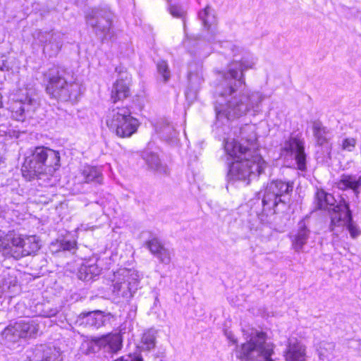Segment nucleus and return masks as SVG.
<instances>
[{
  "label": "nucleus",
  "instance_id": "obj_1",
  "mask_svg": "<svg viewBox=\"0 0 361 361\" xmlns=\"http://www.w3.org/2000/svg\"><path fill=\"white\" fill-rule=\"evenodd\" d=\"M255 61L244 58L233 61L227 71L222 72L221 81L217 93L224 99V102H217L215 111L219 119L232 120L246 115L258 106L263 100L261 92L244 90L246 86L245 72L253 68Z\"/></svg>",
  "mask_w": 361,
  "mask_h": 361
},
{
  "label": "nucleus",
  "instance_id": "obj_2",
  "mask_svg": "<svg viewBox=\"0 0 361 361\" xmlns=\"http://www.w3.org/2000/svg\"><path fill=\"white\" fill-rule=\"evenodd\" d=\"M235 137L228 138L224 143L226 153L237 160L233 162L228 172L229 180H239L249 184L263 174L268 163L259 154L255 128L245 125L235 132Z\"/></svg>",
  "mask_w": 361,
  "mask_h": 361
},
{
  "label": "nucleus",
  "instance_id": "obj_3",
  "mask_svg": "<svg viewBox=\"0 0 361 361\" xmlns=\"http://www.w3.org/2000/svg\"><path fill=\"white\" fill-rule=\"evenodd\" d=\"M60 166L59 151L44 146L35 147L22 166L23 176L31 180L35 178L52 176Z\"/></svg>",
  "mask_w": 361,
  "mask_h": 361
},
{
  "label": "nucleus",
  "instance_id": "obj_4",
  "mask_svg": "<svg viewBox=\"0 0 361 361\" xmlns=\"http://www.w3.org/2000/svg\"><path fill=\"white\" fill-rule=\"evenodd\" d=\"M246 342L235 348L236 357L242 361H274V346L267 342V334L255 329H243Z\"/></svg>",
  "mask_w": 361,
  "mask_h": 361
},
{
  "label": "nucleus",
  "instance_id": "obj_5",
  "mask_svg": "<svg viewBox=\"0 0 361 361\" xmlns=\"http://www.w3.org/2000/svg\"><path fill=\"white\" fill-rule=\"evenodd\" d=\"M63 74L58 67L51 68L44 73V79L47 82V93L58 100L75 102L80 95L81 86L78 82L68 83Z\"/></svg>",
  "mask_w": 361,
  "mask_h": 361
},
{
  "label": "nucleus",
  "instance_id": "obj_6",
  "mask_svg": "<svg viewBox=\"0 0 361 361\" xmlns=\"http://www.w3.org/2000/svg\"><path fill=\"white\" fill-rule=\"evenodd\" d=\"M293 189V183L281 180H273L267 184L262 200L263 209L262 213L258 214L262 222H267V216L276 213V207L279 203L286 204L287 196L292 192Z\"/></svg>",
  "mask_w": 361,
  "mask_h": 361
},
{
  "label": "nucleus",
  "instance_id": "obj_7",
  "mask_svg": "<svg viewBox=\"0 0 361 361\" xmlns=\"http://www.w3.org/2000/svg\"><path fill=\"white\" fill-rule=\"evenodd\" d=\"M106 123L111 130L120 137H129L139 126L138 121L131 116L126 106H112L106 114Z\"/></svg>",
  "mask_w": 361,
  "mask_h": 361
},
{
  "label": "nucleus",
  "instance_id": "obj_8",
  "mask_svg": "<svg viewBox=\"0 0 361 361\" xmlns=\"http://www.w3.org/2000/svg\"><path fill=\"white\" fill-rule=\"evenodd\" d=\"M140 274L131 269H119L113 274L112 293L117 298L128 300L137 291L140 283Z\"/></svg>",
  "mask_w": 361,
  "mask_h": 361
},
{
  "label": "nucleus",
  "instance_id": "obj_9",
  "mask_svg": "<svg viewBox=\"0 0 361 361\" xmlns=\"http://www.w3.org/2000/svg\"><path fill=\"white\" fill-rule=\"evenodd\" d=\"M39 106V95L34 87H26L20 91L16 100L11 104V116L16 121H23L30 118Z\"/></svg>",
  "mask_w": 361,
  "mask_h": 361
},
{
  "label": "nucleus",
  "instance_id": "obj_10",
  "mask_svg": "<svg viewBox=\"0 0 361 361\" xmlns=\"http://www.w3.org/2000/svg\"><path fill=\"white\" fill-rule=\"evenodd\" d=\"M329 229L334 235L339 236L347 229L353 238L361 233L360 228L353 221L349 206L345 202L334 207Z\"/></svg>",
  "mask_w": 361,
  "mask_h": 361
},
{
  "label": "nucleus",
  "instance_id": "obj_11",
  "mask_svg": "<svg viewBox=\"0 0 361 361\" xmlns=\"http://www.w3.org/2000/svg\"><path fill=\"white\" fill-rule=\"evenodd\" d=\"M85 19L87 24L102 40L111 36L112 21L110 12L105 9L92 8L86 14Z\"/></svg>",
  "mask_w": 361,
  "mask_h": 361
},
{
  "label": "nucleus",
  "instance_id": "obj_12",
  "mask_svg": "<svg viewBox=\"0 0 361 361\" xmlns=\"http://www.w3.org/2000/svg\"><path fill=\"white\" fill-rule=\"evenodd\" d=\"M64 35L59 32L37 30L33 34L35 42L42 46L43 53L49 57L57 56L63 42Z\"/></svg>",
  "mask_w": 361,
  "mask_h": 361
},
{
  "label": "nucleus",
  "instance_id": "obj_13",
  "mask_svg": "<svg viewBox=\"0 0 361 361\" xmlns=\"http://www.w3.org/2000/svg\"><path fill=\"white\" fill-rule=\"evenodd\" d=\"M39 330V326L34 320H20L7 326L2 336L8 342L15 343L20 338L35 336Z\"/></svg>",
  "mask_w": 361,
  "mask_h": 361
},
{
  "label": "nucleus",
  "instance_id": "obj_14",
  "mask_svg": "<svg viewBox=\"0 0 361 361\" xmlns=\"http://www.w3.org/2000/svg\"><path fill=\"white\" fill-rule=\"evenodd\" d=\"M282 151L291 155L294 154L298 168L300 171L306 169V154L305 153L304 141L298 135L290 137L285 141Z\"/></svg>",
  "mask_w": 361,
  "mask_h": 361
},
{
  "label": "nucleus",
  "instance_id": "obj_15",
  "mask_svg": "<svg viewBox=\"0 0 361 361\" xmlns=\"http://www.w3.org/2000/svg\"><path fill=\"white\" fill-rule=\"evenodd\" d=\"M111 317L112 315L110 313L104 314L100 310L82 312L78 315L76 323L79 325L98 329L109 322Z\"/></svg>",
  "mask_w": 361,
  "mask_h": 361
},
{
  "label": "nucleus",
  "instance_id": "obj_16",
  "mask_svg": "<svg viewBox=\"0 0 361 361\" xmlns=\"http://www.w3.org/2000/svg\"><path fill=\"white\" fill-rule=\"evenodd\" d=\"M97 344L109 353H117L123 347V336L121 333H109L99 337Z\"/></svg>",
  "mask_w": 361,
  "mask_h": 361
},
{
  "label": "nucleus",
  "instance_id": "obj_17",
  "mask_svg": "<svg viewBox=\"0 0 361 361\" xmlns=\"http://www.w3.org/2000/svg\"><path fill=\"white\" fill-rule=\"evenodd\" d=\"M61 353L56 348L41 345L36 346L28 355L29 361H60Z\"/></svg>",
  "mask_w": 361,
  "mask_h": 361
},
{
  "label": "nucleus",
  "instance_id": "obj_18",
  "mask_svg": "<svg viewBox=\"0 0 361 361\" xmlns=\"http://www.w3.org/2000/svg\"><path fill=\"white\" fill-rule=\"evenodd\" d=\"M311 231L307 225L305 220L302 219L300 221L298 224V229L290 236L292 247L295 252H300L302 251L303 247L307 243Z\"/></svg>",
  "mask_w": 361,
  "mask_h": 361
},
{
  "label": "nucleus",
  "instance_id": "obj_19",
  "mask_svg": "<svg viewBox=\"0 0 361 361\" xmlns=\"http://www.w3.org/2000/svg\"><path fill=\"white\" fill-rule=\"evenodd\" d=\"M150 252L155 256L160 263L169 264L171 261V252L158 238H154L145 243Z\"/></svg>",
  "mask_w": 361,
  "mask_h": 361
},
{
  "label": "nucleus",
  "instance_id": "obj_20",
  "mask_svg": "<svg viewBox=\"0 0 361 361\" xmlns=\"http://www.w3.org/2000/svg\"><path fill=\"white\" fill-rule=\"evenodd\" d=\"M286 361H306V348L297 340L289 339L285 352Z\"/></svg>",
  "mask_w": 361,
  "mask_h": 361
},
{
  "label": "nucleus",
  "instance_id": "obj_21",
  "mask_svg": "<svg viewBox=\"0 0 361 361\" xmlns=\"http://www.w3.org/2000/svg\"><path fill=\"white\" fill-rule=\"evenodd\" d=\"M313 135L319 146H327L328 154L331 152V147L329 141L332 137L330 130L319 121H314L312 123Z\"/></svg>",
  "mask_w": 361,
  "mask_h": 361
},
{
  "label": "nucleus",
  "instance_id": "obj_22",
  "mask_svg": "<svg viewBox=\"0 0 361 361\" xmlns=\"http://www.w3.org/2000/svg\"><path fill=\"white\" fill-rule=\"evenodd\" d=\"M339 190H351L355 195L360 192L361 176L351 174H342L336 183Z\"/></svg>",
  "mask_w": 361,
  "mask_h": 361
},
{
  "label": "nucleus",
  "instance_id": "obj_23",
  "mask_svg": "<svg viewBox=\"0 0 361 361\" xmlns=\"http://www.w3.org/2000/svg\"><path fill=\"white\" fill-rule=\"evenodd\" d=\"M21 242L20 235H9L8 243L3 247V255L6 257H13L16 259L23 257L20 247Z\"/></svg>",
  "mask_w": 361,
  "mask_h": 361
},
{
  "label": "nucleus",
  "instance_id": "obj_24",
  "mask_svg": "<svg viewBox=\"0 0 361 361\" xmlns=\"http://www.w3.org/2000/svg\"><path fill=\"white\" fill-rule=\"evenodd\" d=\"M142 158L149 169L159 174H167L168 169L166 166L164 165L161 162L160 159L157 154L147 151L143 153Z\"/></svg>",
  "mask_w": 361,
  "mask_h": 361
},
{
  "label": "nucleus",
  "instance_id": "obj_25",
  "mask_svg": "<svg viewBox=\"0 0 361 361\" xmlns=\"http://www.w3.org/2000/svg\"><path fill=\"white\" fill-rule=\"evenodd\" d=\"M101 271L102 269L97 264L87 262L81 265L78 276L80 280L90 281L98 276Z\"/></svg>",
  "mask_w": 361,
  "mask_h": 361
},
{
  "label": "nucleus",
  "instance_id": "obj_26",
  "mask_svg": "<svg viewBox=\"0 0 361 361\" xmlns=\"http://www.w3.org/2000/svg\"><path fill=\"white\" fill-rule=\"evenodd\" d=\"M20 247L23 257L35 253L40 247L39 241L36 235L22 237L20 235Z\"/></svg>",
  "mask_w": 361,
  "mask_h": 361
},
{
  "label": "nucleus",
  "instance_id": "obj_27",
  "mask_svg": "<svg viewBox=\"0 0 361 361\" xmlns=\"http://www.w3.org/2000/svg\"><path fill=\"white\" fill-rule=\"evenodd\" d=\"M128 85L126 80H118L116 81L111 91V99L114 103L128 97L130 92Z\"/></svg>",
  "mask_w": 361,
  "mask_h": 361
},
{
  "label": "nucleus",
  "instance_id": "obj_28",
  "mask_svg": "<svg viewBox=\"0 0 361 361\" xmlns=\"http://www.w3.org/2000/svg\"><path fill=\"white\" fill-rule=\"evenodd\" d=\"M82 175L85 183H94L95 184H102L103 177L101 171L94 166H85L82 172Z\"/></svg>",
  "mask_w": 361,
  "mask_h": 361
},
{
  "label": "nucleus",
  "instance_id": "obj_29",
  "mask_svg": "<svg viewBox=\"0 0 361 361\" xmlns=\"http://www.w3.org/2000/svg\"><path fill=\"white\" fill-rule=\"evenodd\" d=\"M198 17L202 21L204 28L207 30H209L216 22L215 16L212 13V9L209 6H207L203 10L199 12Z\"/></svg>",
  "mask_w": 361,
  "mask_h": 361
},
{
  "label": "nucleus",
  "instance_id": "obj_30",
  "mask_svg": "<svg viewBox=\"0 0 361 361\" xmlns=\"http://www.w3.org/2000/svg\"><path fill=\"white\" fill-rule=\"evenodd\" d=\"M157 72L162 77L163 81L167 82L171 78V71L166 61H159L157 63Z\"/></svg>",
  "mask_w": 361,
  "mask_h": 361
},
{
  "label": "nucleus",
  "instance_id": "obj_31",
  "mask_svg": "<svg viewBox=\"0 0 361 361\" xmlns=\"http://www.w3.org/2000/svg\"><path fill=\"white\" fill-rule=\"evenodd\" d=\"M155 333L153 331H147L144 333L142 338V343L143 344V347H145L147 350H150L153 348L155 345Z\"/></svg>",
  "mask_w": 361,
  "mask_h": 361
},
{
  "label": "nucleus",
  "instance_id": "obj_32",
  "mask_svg": "<svg viewBox=\"0 0 361 361\" xmlns=\"http://www.w3.org/2000/svg\"><path fill=\"white\" fill-rule=\"evenodd\" d=\"M326 209L329 210L330 217L331 218V214L334 212V207H337L338 205L345 203L348 204L345 200L340 201L337 204L335 205L336 200L334 197V196L331 194L326 193Z\"/></svg>",
  "mask_w": 361,
  "mask_h": 361
},
{
  "label": "nucleus",
  "instance_id": "obj_33",
  "mask_svg": "<svg viewBox=\"0 0 361 361\" xmlns=\"http://www.w3.org/2000/svg\"><path fill=\"white\" fill-rule=\"evenodd\" d=\"M326 194L323 190H319L315 195V203L319 209H326Z\"/></svg>",
  "mask_w": 361,
  "mask_h": 361
},
{
  "label": "nucleus",
  "instance_id": "obj_34",
  "mask_svg": "<svg viewBox=\"0 0 361 361\" xmlns=\"http://www.w3.org/2000/svg\"><path fill=\"white\" fill-rule=\"evenodd\" d=\"M97 340H99V337H92L87 342V348L86 350V354L95 353L99 350H102V347H99V345L97 344Z\"/></svg>",
  "mask_w": 361,
  "mask_h": 361
},
{
  "label": "nucleus",
  "instance_id": "obj_35",
  "mask_svg": "<svg viewBox=\"0 0 361 361\" xmlns=\"http://www.w3.org/2000/svg\"><path fill=\"white\" fill-rule=\"evenodd\" d=\"M356 140L353 137L345 138L343 140L342 142V149L343 150H346L348 152H352L355 147L356 145Z\"/></svg>",
  "mask_w": 361,
  "mask_h": 361
},
{
  "label": "nucleus",
  "instance_id": "obj_36",
  "mask_svg": "<svg viewBox=\"0 0 361 361\" xmlns=\"http://www.w3.org/2000/svg\"><path fill=\"white\" fill-rule=\"evenodd\" d=\"M224 47L228 49L231 51V54L233 56L239 54L241 51V49L238 46L233 44L231 42H225Z\"/></svg>",
  "mask_w": 361,
  "mask_h": 361
},
{
  "label": "nucleus",
  "instance_id": "obj_37",
  "mask_svg": "<svg viewBox=\"0 0 361 361\" xmlns=\"http://www.w3.org/2000/svg\"><path fill=\"white\" fill-rule=\"evenodd\" d=\"M114 361H143V359L140 355L135 353L133 355L122 356Z\"/></svg>",
  "mask_w": 361,
  "mask_h": 361
},
{
  "label": "nucleus",
  "instance_id": "obj_38",
  "mask_svg": "<svg viewBox=\"0 0 361 361\" xmlns=\"http://www.w3.org/2000/svg\"><path fill=\"white\" fill-rule=\"evenodd\" d=\"M11 69L10 63L8 62L5 56L0 58V70L1 71H9Z\"/></svg>",
  "mask_w": 361,
  "mask_h": 361
},
{
  "label": "nucleus",
  "instance_id": "obj_39",
  "mask_svg": "<svg viewBox=\"0 0 361 361\" xmlns=\"http://www.w3.org/2000/svg\"><path fill=\"white\" fill-rule=\"evenodd\" d=\"M163 133H169L170 135L169 136H166L167 138H170V137H173L176 135V130L173 129V126H171L169 125L165 126L163 129Z\"/></svg>",
  "mask_w": 361,
  "mask_h": 361
},
{
  "label": "nucleus",
  "instance_id": "obj_40",
  "mask_svg": "<svg viewBox=\"0 0 361 361\" xmlns=\"http://www.w3.org/2000/svg\"><path fill=\"white\" fill-rule=\"evenodd\" d=\"M75 247V243L71 241H63L61 243V248L63 250H71Z\"/></svg>",
  "mask_w": 361,
  "mask_h": 361
},
{
  "label": "nucleus",
  "instance_id": "obj_41",
  "mask_svg": "<svg viewBox=\"0 0 361 361\" xmlns=\"http://www.w3.org/2000/svg\"><path fill=\"white\" fill-rule=\"evenodd\" d=\"M225 335H226V338L231 342H232V343H233V344L237 343V339L234 337V335L232 334V332L226 331H225Z\"/></svg>",
  "mask_w": 361,
  "mask_h": 361
},
{
  "label": "nucleus",
  "instance_id": "obj_42",
  "mask_svg": "<svg viewBox=\"0 0 361 361\" xmlns=\"http://www.w3.org/2000/svg\"><path fill=\"white\" fill-rule=\"evenodd\" d=\"M171 13L175 17H180L181 16V11L176 7H171L170 9Z\"/></svg>",
  "mask_w": 361,
  "mask_h": 361
},
{
  "label": "nucleus",
  "instance_id": "obj_43",
  "mask_svg": "<svg viewBox=\"0 0 361 361\" xmlns=\"http://www.w3.org/2000/svg\"><path fill=\"white\" fill-rule=\"evenodd\" d=\"M327 346H328V349L332 350L334 348V345L332 344V343H326Z\"/></svg>",
  "mask_w": 361,
  "mask_h": 361
},
{
  "label": "nucleus",
  "instance_id": "obj_44",
  "mask_svg": "<svg viewBox=\"0 0 361 361\" xmlns=\"http://www.w3.org/2000/svg\"><path fill=\"white\" fill-rule=\"evenodd\" d=\"M319 355H320V357H322V356L324 357H326V355H325V353H323L322 351L319 352Z\"/></svg>",
  "mask_w": 361,
  "mask_h": 361
}]
</instances>
